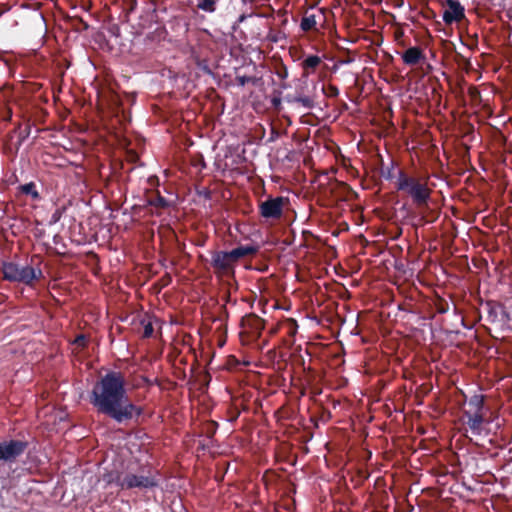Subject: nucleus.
Listing matches in <instances>:
<instances>
[{
	"instance_id": "1",
	"label": "nucleus",
	"mask_w": 512,
	"mask_h": 512,
	"mask_svg": "<svg viewBox=\"0 0 512 512\" xmlns=\"http://www.w3.org/2000/svg\"><path fill=\"white\" fill-rule=\"evenodd\" d=\"M89 402L98 414L117 424L138 423L144 413L142 406L131 401L125 376L119 371H109L95 382L89 393Z\"/></svg>"
},
{
	"instance_id": "2",
	"label": "nucleus",
	"mask_w": 512,
	"mask_h": 512,
	"mask_svg": "<svg viewBox=\"0 0 512 512\" xmlns=\"http://www.w3.org/2000/svg\"><path fill=\"white\" fill-rule=\"evenodd\" d=\"M396 188L411 197L419 209L428 208V201L432 193L428 187V177L416 178L403 170H398Z\"/></svg>"
},
{
	"instance_id": "3",
	"label": "nucleus",
	"mask_w": 512,
	"mask_h": 512,
	"mask_svg": "<svg viewBox=\"0 0 512 512\" xmlns=\"http://www.w3.org/2000/svg\"><path fill=\"white\" fill-rule=\"evenodd\" d=\"M468 409L463 411L465 424L473 435H481L484 429L485 419V396L474 394L467 401Z\"/></svg>"
},
{
	"instance_id": "4",
	"label": "nucleus",
	"mask_w": 512,
	"mask_h": 512,
	"mask_svg": "<svg viewBox=\"0 0 512 512\" xmlns=\"http://www.w3.org/2000/svg\"><path fill=\"white\" fill-rule=\"evenodd\" d=\"M1 270L3 279L10 282L23 283L27 286H32L34 281L43 277L41 269H35L29 265L22 266L14 262H4Z\"/></svg>"
},
{
	"instance_id": "5",
	"label": "nucleus",
	"mask_w": 512,
	"mask_h": 512,
	"mask_svg": "<svg viewBox=\"0 0 512 512\" xmlns=\"http://www.w3.org/2000/svg\"><path fill=\"white\" fill-rule=\"evenodd\" d=\"M160 479L157 471L141 469L139 473H125V478L121 483V490L140 489L147 490L159 486Z\"/></svg>"
},
{
	"instance_id": "6",
	"label": "nucleus",
	"mask_w": 512,
	"mask_h": 512,
	"mask_svg": "<svg viewBox=\"0 0 512 512\" xmlns=\"http://www.w3.org/2000/svg\"><path fill=\"white\" fill-rule=\"evenodd\" d=\"M240 325L244 329L240 332V337H247L249 341L258 340L265 328L264 320L254 313L243 316Z\"/></svg>"
},
{
	"instance_id": "7",
	"label": "nucleus",
	"mask_w": 512,
	"mask_h": 512,
	"mask_svg": "<svg viewBox=\"0 0 512 512\" xmlns=\"http://www.w3.org/2000/svg\"><path fill=\"white\" fill-rule=\"evenodd\" d=\"M287 201V198L282 196H269L259 204L260 216L266 220H279L283 215L284 205Z\"/></svg>"
},
{
	"instance_id": "8",
	"label": "nucleus",
	"mask_w": 512,
	"mask_h": 512,
	"mask_svg": "<svg viewBox=\"0 0 512 512\" xmlns=\"http://www.w3.org/2000/svg\"><path fill=\"white\" fill-rule=\"evenodd\" d=\"M28 447L27 441L10 440L0 443V460L12 462L21 456Z\"/></svg>"
},
{
	"instance_id": "9",
	"label": "nucleus",
	"mask_w": 512,
	"mask_h": 512,
	"mask_svg": "<svg viewBox=\"0 0 512 512\" xmlns=\"http://www.w3.org/2000/svg\"><path fill=\"white\" fill-rule=\"evenodd\" d=\"M443 6L442 18L446 25L460 23L462 20L466 19L465 8L459 1L444 0Z\"/></svg>"
},
{
	"instance_id": "10",
	"label": "nucleus",
	"mask_w": 512,
	"mask_h": 512,
	"mask_svg": "<svg viewBox=\"0 0 512 512\" xmlns=\"http://www.w3.org/2000/svg\"><path fill=\"white\" fill-rule=\"evenodd\" d=\"M211 266L216 274L230 275L234 273V262L227 251H213L211 253Z\"/></svg>"
},
{
	"instance_id": "11",
	"label": "nucleus",
	"mask_w": 512,
	"mask_h": 512,
	"mask_svg": "<svg viewBox=\"0 0 512 512\" xmlns=\"http://www.w3.org/2000/svg\"><path fill=\"white\" fill-rule=\"evenodd\" d=\"M485 309L487 311V319L491 323L506 324L510 321L506 307L499 302L487 301Z\"/></svg>"
},
{
	"instance_id": "12",
	"label": "nucleus",
	"mask_w": 512,
	"mask_h": 512,
	"mask_svg": "<svg viewBox=\"0 0 512 512\" xmlns=\"http://www.w3.org/2000/svg\"><path fill=\"white\" fill-rule=\"evenodd\" d=\"M258 251L259 247L257 245H241L227 252L229 253L230 259L236 264L240 259L253 256Z\"/></svg>"
},
{
	"instance_id": "13",
	"label": "nucleus",
	"mask_w": 512,
	"mask_h": 512,
	"mask_svg": "<svg viewBox=\"0 0 512 512\" xmlns=\"http://www.w3.org/2000/svg\"><path fill=\"white\" fill-rule=\"evenodd\" d=\"M425 58V55L423 54V51L421 48L414 46L408 48L403 54H402V60L406 65L414 66L417 65L421 60Z\"/></svg>"
},
{
	"instance_id": "14",
	"label": "nucleus",
	"mask_w": 512,
	"mask_h": 512,
	"mask_svg": "<svg viewBox=\"0 0 512 512\" xmlns=\"http://www.w3.org/2000/svg\"><path fill=\"white\" fill-rule=\"evenodd\" d=\"M147 205L158 209H166L170 206V202L163 197L158 191L148 196Z\"/></svg>"
},
{
	"instance_id": "15",
	"label": "nucleus",
	"mask_w": 512,
	"mask_h": 512,
	"mask_svg": "<svg viewBox=\"0 0 512 512\" xmlns=\"http://www.w3.org/2000/svg\"><path fill=\"white\" fill-rule=\"evenodd\" d=\"M125 478V473L119 472L117 470H112L104 474L103 479L108 484H115L121 489V483Z\"/></svg>"
},
{
	"instance_id": "16",
	"label": "nucleus",
	"mask_w": 512,
	"mask_h": 512,
	"mask_svg": "<svg viewBox=\"0 0 512 512\" xmlns=\"http://www.w3.org/2000/svg\"><path fill=\"white\" fill-rule=\"evenodd\" d=\"M317 19L315 14H305L300 23V28L303 32H309L312 30H317Z\"/></svg>"
},
{
	"instance_id": "17",
	"label": "nucleus",
	"mask_w": 512,
	"mask_h": 512,
	"mask_svg": "<svg viewBox=\"0 0 512 512\" xmlns=\"http://www.w3.org/2000/svg\"><path fill=\"white\" fill-rule=\"evenodd\" d=\"M322 60L317 55H310L305 58L302 62L303 70L308 74L314 72L316 68L321 64Z\"/></svg>"
},
{
	"instance_id": "18",
	"label": "nucleus",
	"mask_w": 512,
	"mask_h": 512,
	"mask_svg": "<svg viewBox=\"0 0 512 512\" xmlns=\"http://www.w3.org/2000/svg\"><path fill=\"white\" fill-rule=\"evenodd\" d=\"M287 101L291 102V103L300 104L301 106H303L306 109H312L315 106L314 99L311 97H308V96H301V95L294 96V97L288 96Z\"/></svg>"
},
{
	"instance_id": "19",
	"label": "nucleus",
	"mask_w": 512,
	"mask_h": 512,
	"mask_svg": "<svg viewBox=\"0 0 512 512\" xmlns=\"http://www.w3.org/2000/svg\"><path fill=\"white\" fill-rule=\"evenodd\" d=\"M30 132V124H26L24 128L21 127V124H18V126L13 130V133L18 134L17 148L29 137Z\"/></svg>"
},
{
	"instance_id": "20",
	"label": "nucleus",
	"mask_w": 512,
	"mask_h": 512,
	"mask_svg": "<svg viewBox=\"0 0 512 512\" xmlns=\"http://www.w3.org/2000/svg\"><path fill=\"white\" fill-rule=\"evenodd\" d=\"M20 190L22 193L26 195H30L32 199L38 200L40 198V194L36 189V185L34 182H29L20 186Z\"/></svg>"
},
{
	"instance_id": "21",
	"label": "nucleus",
	"mask_w": 512,
	"mask_h": 512,
	"mask_svg": "<svg viewBox=\"0 0 512 512\" xmlns=\"http://www.w3.org/2000/svg\"><path fill=\"white\" fill-rule=\"evenodd\" d=\"M217 7V0H200L197 3V8L204 12L214 13Z\"/></svg>"
},
{
	"instance_id": "22",
	"label": "nucleus",
	"mask_w": 512,
	"mask_h": 512,
	"mask_svg": "<svg viewBox=\"0 0 512 512\" xmlns=\"http://www.w3.org/2000/svg\"><path fill=\"white\" fill-rule=\"evenodd\" d=\"M286 39V35L284 32L280 30H270L267 34V40H269L272 43H278L281 40Z\"/></svg>"
},
{
	"instance_id": "23",
	"label": "nucleus",
	"mask_w": 512,
	"mask_h": 512,
	"mask_svg": "<svg viewBox=\"0 0 512 512\" xmlns=\"http://www.w3.org/2000/svg\"><path fill=\"white\" fill-rule=\"evenodd\" d=\"M395 163L392 161L389 166L381 168V176L386 180H392L394 178Z\"/></svg>"
},
{
	"instance_id": "24",
	"label": "nucleus",
	"mask_w": 512,
	"mask_h": 512,
	"mask_svg": "<svg viewBox=\"0 0 512 512\" xmlns=\"http://www.w3.org/2000/svg\"><path fill=\"white\" fill-rule=\"evenodd\" d=\"M65 210H66L65 206L56 208L55 211L51 215L49 225H54V224L58 223L60 221V219L62 218Z\"/></svg>"
},
{
	"instance_id": "25",
	"label": "nucleus",
	"mask_w": 512,
	"mask_h": 512,
	"mask_svg": "<svg viewBox=\"0 0 512 512\" xmlns=\"http://www.w3.org/2000/svg\"><path fill=\"white\" fill-rule=\"evenodd\" d=\"M322 91L327 97H330V98H334L339 95L338 87L333 84H329L328 86H323Z\"/></svg>"
},
{
	"instance_id": "26",
	"label": "nucleus",
	"mask_w": 512,
	"mask_h": 512,
	"mask_svg": "<svg viewBox=\"0 0 512 512\" xmlns=\"http://www.w3.org/2000/svg\"><path fill=\"white\" fill-rule=\"evenodd\" d=\"M236 81L239 86H245L248 83L256 84L257 79L255 77L243 75V76H237Z\"/></svg>"
},
{
	"instance_id": "27",
	"label": "nucleus",
	"mask_w": 512,
	"mask_h": 512,
	"mask_svg": "<svg viewBox=\"0 0 512 512\" xmlns=\"http://www.w3.org/2000/svg\"><path fill=\"white\" fill-rule=\"evenodd\" d=\"M73 343L79 348H85L87 346L88 340L84 334H79L76 336Z\"/></svg>"
},
{
	"instance_id": "28",
	"label": "nucleus",
	"mask_w": 512,
	"mask_h": 512,
	"mask_svg": "<svg viewBox=\"0 0 512 512\" xmlns=\"http://www.w3.org/2000/svg\"><path fill=\"white\" fill-rule=\"evenodd\" d=\"M154 332V328L151 322H147L144 324V330H143V338H150L152 337Z\"/></svg>"
},
{
	"instance_id": "29",
	"label": "nucleus",
	"mask_w": 512,
	"mask_h": 512,
	"mask_svg": "<svg viewBox=\"0 0 512 512\" xmlns=\"http://www.w3.org/2000/svg\"><path fill=\"white\" fill-rule=\"evenodd\" d=\"M172 282V276L169 273H165L160 279L159 284L161 287H166Z\"/></svg>"
},
{
	"instance_id": "30",
	"label": "nucleus",
	"mask_w": 512,
	"mask_h": 512,
	"mask_svg": "<svg viewBox=\"0 0 512 512\" xmlns=\"http://www.w3.org/2000/svg\"><path fill=\"white\" fill-rule=\"evenodd\" d=\"M217 427L218 423L216 421L212 420L208 423L207 433L209 434V436H213L215 434Z\"/></svg>"
},
{
	"instance_id": "31",
	"label": "nucleus",
	"mask_w": 512,
	"mask_h": 512,
	"mask_svg": "<svg viewBox=\"0 0 512 512\" xmlns=\"http://www.w3.org/2000/svg\"><path fill=\"white\" fill-rule=\"evenodd\" d=\"M76 25H75V29L76 30H87L89 28V25L87 24V22H85L83 19L81 18H78L76 19Z\"/></svg>"
},
{
	"instance_id": "32",
	"label": "nucleus",
	"mask_w": 512,
	"mask_h": 512,
	"mask_svg": "<svg viewBox=\"0 0 512 512\" xmlns=\"http://www.w3.org/2000/svg\"><path fill=\"white\" fill-rule=\"evenodd\" d=\"M448 309H449V305L445 301L439 303V305L437 306V312L440 314L447 313Z\"/></svg>"
},
{
	"instance_id": "33",
	"label": "nucleus",
	"mask_w": 512,
	"mask_h": 512,
	"mask_svg": "<svg viewBox=\"0 0 512 512\" xmlns=\"http://www.w3.org/2000/svg\"><path fill=\"white\" fill-rule=\"evenodd\" d=\"M271 105L274 109L279 110L281 107V98L280 97H273L271 99Z\"/></svg>"
},
{
	"instance_id": "34",
	"label": "nucleus",
	"mask_w": 512,
	"mask_h": 512,
	"mask_svg": "<svg viewBox=\"0 0 512 512\" xmlns=\"http://www.w3.org/2000/svg\"><path fill=\"white\" fill-rule=\"evenodd\" d=\"M279 137V132L275 129H271L269 141H275Z\"/></svg>"
},
{
	"instance_id": "35",
	"label": "nucleus",
	"mask_w": 512,
	"mask_h": 512,
	"mask_svg": "<svg viewBox=\"0 0 512 512\" xmlns=\"http://www.w3.org/2000/svg\"><path fill=\"white\" fill-rule=\"evenodd\" d=\"M277 75H278L280 78H282V79H283V78H286V77H287V75H288L287 69H286L285 67H284V68H282L281 70H279V71L277 72Z\"/></svg>"
},
{
	"instance_id": "36",
	"label": "nucleus",
	"mask_w": 512,
	"mask_h": 512,
	"mask_svg": "<svg viewBox=\"0 0 512 512\" xmlns=\"http://www.w3.org/2000/svg\"><path fill=\"white\" fill-rule=\"evenodd\" d=\"M164 32H165V29L163 27H161V28H157L154 33L157 34L159 38H161V37H163Z\"/></svg>"
},
{
	"instance_id": "37",
	"label": "nucleus",
	"mask_w": 512,
	"mask_h": 512,
	"mask_svg": "<svg viewBox=\"0 0 512 512\" xmlns=\"http://www.w3.org/2000/svg\"><path fill=\"white\" fill-rule=\"evenodd\" d=\"M11 118H12V111L11 110L6 111V114L3 116V119L11 120Z\"/></svg>"
},
{
	"instance_id": "38",
	"label": "nucleus",
	"mask_w": 512,
	"mask_h": 512,
	"mask_svg": "<svg viewBox=\"0 0 512 512\" xmlns=\"http://www.w3.org/2000/svg\"><path fill=\"white\" fill-rule=\"evenodd\" d=\"M341 185L344 187V189H345V190H347V191H352V188H351L348 184H346V183H341Z\"/></svg>"
},
{
	"instance_id": "39",
	"label": "nucleus",
	"mask_w": 512,
	"mask_h": 512,
	"mask_svg": "<svg viewBox=\"0 0 512 512\" xmlns=\"http://www.w3.org/2000/svg\"><path fill=\"white\" fill-rule=\"evenodd\" d=\"M422 220H424V222H426V223H430V222H432L434 219L429 220V219H426V216H422Z\"/></svg>"
},
{
	"instance_id": "40",
	"label": "nucleus",
	"mask_w": 512,
	"mask_h": 512,
	"mask_svg": "<svg viewBox=\"0 0 512 512\" xmlns=\"http://www.w3.org/2000/svg\"><path fill=\"white\" fill-rule=\"evenodd\" d=\"M276 332H277V329H276V328H273V329H271V330H270V332H269V333H270V335H273V334H275Z\"/></svg>"
},
{
	"instance_id": "41",
	"label": "nucleus",
	"mask_w": 512,
	"mask_h": 512,
	"mask_svg": "<svg viewBox=\"0 0 512 512\" xmlns=\"http://www.w3.org/2000/svg\"><path fill=\"white\" fill-rule=\"evenodd\" d=\"M239 416V412L231 419L232 421H235Z\"/></svg>"
}]
</instances>
